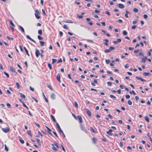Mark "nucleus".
<instances>
[{
  "label": "nucleus",
  "mask_w": 152,
  "mask_h": 152,
  "mask_svg": "<svg viewBox=\"0 0 152 152\" xmlns=\"http://www.w3.org/2000/svg\"><path fill=\"white\" fill-rule=\"evenodd\" d=\"M35 13H34L35 15L36 18L37 19H39L40 18V17L39 15H40V13L39 11L37 10H36L35 11Z\"/></svg>",
  "instance_id": "obj_1"
},
{
  "label": "nucleus",
  "mask_w": 152,
  "mask_h": 152,
  "mask_svg": "<svg viewBox=\"0 0 152 152\" xmlns=\"http://www.w3.org/2000/svg\"><path fill=\"white\" fill-rule=\"evenodd\" d=\"M2 130L5 133L8 132H10V130L8 127L5 128H2Z\"/></svg>",
  "instance_id": "obj_2"
},
{
  "label": "nucleus",
  "mask_w": 152,
  "mask_h": 152,
  "mask_svg": "<svg viewBox=\"0 0 152 152\" xmlns=\"http://www.w3.org/2000/svg\"><path fill=\"white\" fill-rule=\"evenodd\" d=\"M36 50L35 52V55L38 58L39 57V56L40 55V54L39 52V51L36 48Z\"/></svg>",
  "instance_id": "obj_3"
},
{
  "label": "nucleus",
  "mask_w": 152,
  "mask_h": 152,
  "mask_svg": "<svg viewBox=\"0 0 152 152\" xmlns=\"http://www.w3.org/2000/svg\"><path fill=\"white\" fill-rule=\"evenodd\" d=\"M147 60V57L146 56H144L142 59V60L140 61L141 62L145 63L146 61Z\"/></svg>",
  "instance_id": "obj_4"
},
{
  "label": "nucleus",
  "mask_w": 152,
  "mask_h": 152,
  "mask_svg": "<svg viewBox=\"0 0 152 152\" xmlns=\"http://www.w3.org/2000/svg\"><path fill=\"white\" fill-rule=\"evenodd\" d=\"M113 132V130L110 129L108 131H107L106 132L107 134H108L110 135V136H112V133H111V132Z\"/></svg>",
  "instance_id": "obj_5"
},
{
  "label": "nucleus",
  "mask_w": 152,
  "mask_h": 152,
  "mask_svg": "<svg viewBox=\"0 0 152 152\" xmlns=\"http://www.w3.org/2000/svg\"><path fill=\"white\" fill-rule=\"evenodd\" d=\"M86 113L87 115L89 116H91V112L87 109H86Z\"/></svg>",
  "instance_id": "obj_6"
},
{
  "label": "nucleus",
  "mask_w": 152,
  "mask_h": 152,
  "mask_svg": "<svg viewBox=\"0 0 152 152\" xmlns=\"http://www.w3.org/2000/svg\"><path fill=\"white\" fill-rule=\"evenodd\" d=\"M56 126H57L58 129H59V132L60 133H61V132H62L63 131L61 129L58 124V123H56Z\"/></svg>",
  "instance_id": "obj_7"
},
{
  "label": "nucleus",
  "mask_w": 152,
  "mask_h": 152,
  "mask_svg": "<svg viewBox=\"0 0 152 152\" xmlns=\"http://www.w3.org/2000/svg\"><path fill=\"white\" fill-rule=\"evenodd\" d=\"M46 128L48 129L47 132H48V133L50 134V135H52V133H51V132L52 131L48 127L46 126Z\"/></svg>",
  "instance_id": "obj_8"
},
{
  "label": "nucleus",
  "mask_w": 152,
  "mask_h": 152,
  "mask_svg": "<svg viewBox=\"0 0 152 152\" xmlns=\"http://www.w3.org/2000/svg\"><path fill=\"white\" fill-rule=\"evenodd\" d=\"M51 98L53 99H56V96L54 93H53L51 94Z\"/></svg>",
  "instance_id": "obj_9"
},
{
  "label": "nucleus",
  "mask_w": 152,
  "mask_h": 152,
  "mask_svg": "<svg viewBox=\"0 0 152 152\" xmlns=\"http://www.w3.org/2000/svg\"><path fill=\"white\" fill-rule=\"evenodd\" d=\"M77 118L79 120V122L80 123H82V118L81 117L80 115H78L77 116Z\"/></svg>",
  "instance_id": "obj_10"
},
{
  "label": "nucleus",
  "mask_w": 152,
  "mask_h": 152,
  "mask_svg": "<svg viewBox=\"0 0 152 152\" xmlns=\"http://www.w3.org/2000/svg\"><path fill=\"white\" fill-rule=\"evenodd\" d=\"M56 78L57 80L59 82H61V80H60V75L58 74L56 76Z\"/></svg>",
  "instance_id": "obj_11"
},
{
  "label": "nucleus",
  "mask_w": 152,
  "mask_h": 152,
  "mask_svg": "<svg viewBox=\"0 0 152 152\" xmlns=\"http://www.w3.org/2000/svg\"><path fill=\"white\" fill-rule=\"evenodd\" d=\"M118 5L119 7L120 8H123L125 7L124 5L121 4H118Z\"/></svg>",
  "instance_id": "obj_12"
},
{
  "label": "nucleus",
  "mask_w": 152,
  "mask_h": 152,
  "mask_svg": "<svg viewBox=\"0 0 152 152\" xmlns=\"http://www.w3.org/2000/svg\"><path fill=\"white\" fill-rule=\"evenodd\" d=\"M136 78L139 80H141V81L142 82L146 81V80H145L144 79H142L140 77H139L137 76L136 77Z\"/></svg>",
  "instance_id": "obj_13"
},
{
  "label": "nucleus",
  "mask_w": 152,
  "mask_h": 152,
  "mask_svg": "<svg viewBox=\"0 0 152 152\" xmlns=\"http://www.w3.org/2000/svg\"><path fill=\"white\" fill-rule=\"evenodd\" d=\"M18 27L20 28V29L21 30L22 32L23 33H24L25 32L24 28L20 26H18Z\"/></svg>",
  "instance_id": "obj_14"
},
{
  "label": "nucleus",
  "mask_w": 152,
  "mask_h": 152,
  "mask_svg": "<svg viewBox=\"0 0 152 152\" xmlns=\"http://www.w3.org/2000/svg\"><path fill=\"white\" fill-rule=\"evenodd\" d=\"M50 117L53 121L55 122H56V121L54 117V116L52 115H51Z\"/></svg>",
  "instance_id": "obj_15"
},
{
  "label": "nucleus",
  "mask_w": 152,
  "mask_h": 152,
  "mask_svg": "<svg viewBox=\"0 0 152 152\" xmlns=\"http://www.w3.org/2000/svg\"><path fill=\"white\" fill-rule=\"evenodd\" d=\"M42 95H43V96H44V98L45 99V101L47 103H48V99H47V98L44 95V93L43 92L42 93Z\"/></svg>",
  "instance_id": "obj_16"
},
{
  "label": "nucleus",
  "mask_w": 152,
  "mask_h": 152,
  "mask_svg": "<svg viewBox=\"0 0 152 152\" xmlns=\"http://www.w3.org/2000/svg\"><path fill=\"white\" fill-rule=\"evenodd\" d=\"M103 41H105L106 42L104 43V45H105L107 46L108 45V42H109V40L107 39H103Z\"/></svg>",
  "instance_id": "obj_17"
},
{
  "label": "nucleus",
  "mask_w": 152,
  "mask_h": 152,
  "mask_svg": "<svg viewBox=\"0 0 152 152\" xmlns=\"http://www.w3.org/2000/svg\"><path fill=\"white\" fill-rule=\"evenodd\" d=\"M51 145L53 146H54V145H55L57 148H59V146H58V143L56 142H55L54 144H51Z\"/></svg>",
  "instance_id": "obj_18"
},
{
  "label": "nucleus",
  "mask_w": 152,
  "mask_h": 152,
  "mask_svg": "<svg viewBox=\"0 0 152 152\" xmlns=\"http://www.w3.org/2000/svg\"><path fill=\"white\" fill-rule=\"evenodd\" d=\"M10 69L11 71L12 72H15V70L12 67H10Z\"/></svg>",
  "instance_id": "obj_19"
},
{
  "label": "nucleus",
  "mask_w": 152,
  "mask_h": 152,
  "mask_svg": "<svg viewBox=\"0 0 152 152\" xmlns=\"http://www.w3.org/2000/svg\"><path fill=\"white\" fill-rule=\"evenodd\" d=\"M36 140L38 144L39 145H41V142H40V140L38 138H37V139H36Z\"/></svg>",
  "instance_id": "obj_20"
},
{
  "label": "nucleus",
  "mask_w": 152,
  "mask_h": 152,
  "mask_svg": "<svg viewBox=\"0 0 152 152\" xmlns=\"http://www.w3.org/2000/svg\"><path fill=\"white\" fill-rule=\"evenodd\" d=\"M39 42L40 43V46L42 47L44 45L45 42L43 41H40Z\"/></svg>",
  "instance_id": "obj_21"
},
{
  "label": "nucleus",
  "mask_w": 152,
  "mask_h": 152,
  "mask_svg": "<svg viewBox=\"0 0 152 152\" xmlns=\"http://www.w3.org/2000/svg\"><path fill=\"white\" fill-rule=\"evenodd\" d=\"M24 49L25 50L26 54H27V55H28V56H29V54H28V50L26 49V47H24Z\"/></svg>",
  "instance_id": "obj_22"
},
{
  "label": "nucleus",
  "mask_w": 152,
  "mask_h": 152,
  "mask_svg": "<svg viewBox=\"0 0 152 152\" xmlns=\"http://www.w3.org/2000/svg\"><path fill=\"white\" fill-rule=\"evenodd\" d=\"M20 94L21 98L24 99L26 98L25 95L24 94H23L21 93H20Z\"/></svg>",
  "instance_id": "obj_23"
},
{
  "label": "nucleus",
  "mask_w": 152,
  "mask_h": 152,
  "mask_svg": "<svg viewBox=\"0 0 152 152\" xmlns=\"http://www.w3.org/2000/svg\"><path fill=\"white\" fill-rule=\"evenodd\" d=\"M27 133H28V134L31 137H32V135L31 134V131L30 130H28V131H27Z\"/></svg>",
  "instance_id": "obj_24"
},
{
  "label": "nucleus",
  "mask_w": 152,
  "mask_h": 152,
  "mask_svg": "<svg viewBox=\"0 0 152 152\" xmlns=\"http://www.w3.org/2000/svg\"><path fill=\"white\" fill-rule=\"evenodd\" d=\"M150 74L149 72H144L143 74V75L145 76H148L150 75Z\"/></svg>",
  "instance_id": "obj_25"
},
{
  "label": "nucleus",
  "mask_w": 152,
  "mask_h": 152,
  "mask_svg": "<svg viewBox=\"0 0 152 152\" xmlns=\"http://www.w3.org/2000/svg\"><path fill=\"white\" fill-rule=\"evenodd\" d=\"M115 49V48L113 47H110L109 49L110 51H112Z\"/></svg>",
  "instance_id": "obj_26"
},
{
  "label": "nucleus",
  "mask_w": 152,
  "mask_h": 152,
  "mask_svg": "<svg viewBox=\"0 0 152 152\" xmlns=\"http://www.w3.org/2000/svg\"><path fill=\"white\" fill-rule=\"evenodd\" d=\"M144 118L145 120L147 121V122H149V119L147 116H145Z\"/></svg>",
  "instance_id": "obj_27"
},
{
  "label": "nucleus",
  "mask_w": 152,
  "mask_h": 152,
  "mask_svg": "<svg viewBox=\"0 0 152 152\" xmlns=\"http://www.w3.org/2000/svg\"><path fill=\"white\" fill-rule=\"evenodd\" d=\"M91 131L93 133H96V131L93 129V128L92 127H90V128Z\"/></svg>",
  "instance_id": "obj_28"
},
{
  "label": "nucleus",
  "mask_w": 152,
  "mask_h": 152,
  "mask_svg": "<svg viewBox=\"0 0 152 152\" xmlns=\"http://www.w3.org/2000/svg\"><path fill=\"white\" fill-rule=\"evenodd\" d=\"M133 11L135 12H137L138 11V10L136 8H134L133 9Z\"/></svg>",
  "instance_id": "obj_29"
},
{
  "label": "nucleus",
  "mask_w": 152,
  "mask_h": 152,
  "mask_svg": "<svg viewBox=\"0 0 152 152\" xmlns=\"http://www.w3.org/2000/svg\"><path fill=\"white\" fill-rule=\"evenodd\" d=\"M65 22L66 23H72V22L70 20H67L66 21H65Z\"/></svg>",
  "instance_id": "obj_30"
},
{
  "label": "nucleus",
  "mask_w": 152,
  "mask_h": 152,
  "mask_svg": "<svg viewBox=\"0 0 152 152\" xmlns=\"http://www.w3.org/2000/svg\"><path fill=\"white\" fill-rule=\"evenodd\" d=\"M107 84H108V85L109 86H111L112 85V83L110 82H108L107 83Z\"/></svg>",
  "instance_id": "obj_31"
},
{
  "label": "nucleus",
  "mask_w": 152,
  "mask_h": 152,
  "mask_svg": "<svg viewBox=\"0 0 152 152\" xmlns=\"http://www.w3.org/2000/svg\"><path fill=\"white\" fill-rule=\"evenodd\" d=\"M38 137H39L40 136H41V137H42V135L41 133L40 132L38 131Z\"/></svg>",
  "instance_id": "obj_32"
},
{
  "label": "nucleus",
  "mask_w": 152,
  "mask_h": 152,
  "mask_svg": "<svg viewBox=\"0 0 152 152\" xmlns=\"http://www.w3.org/2000/svg\"><path fill=\"white\" fill-rule=\"evenodd\" d=\"M37 38L39 40H42L43 39V38L40 35H38L37 36Z\"/></svg>",
  "instance_id": "obj_33"
},
{
  "label": "nucleus",
  "mask_w": 152,
  "mask_h": 152,
  "mask_svg": "<svg viewBox=\"0 0 152 152\" xmlns=\"http://www.w3.org/2000/svg\"><path fill=\"white\" fill-rule=\"evenodd\" d=\"M110 97L111 98H112L113 99H115L116 98V97L115 96H114V95H110Z\"/></svg>",
  "instance_id": "obj_34"
},
{
  "label": "nucleus",
  "mask_w": 152,
  "mask_h": 152,
  "mask_svg": "<svg viewBox=\"0 0 152 152\" xmlns=\"http://www.w3.org/2000/svg\"><path fill=\"white\" fill-rule=\"evenodd\" d=\"M104 52L106 53H108L110 52V51L109 49H106L105 50H104Z\"/></svg>",
  "instance_id": "obj_35"
},
{
  "label": "nucleus",
  "mask_w": 152,
  "mask_h": 152,
  "mask_svg": "<svg viewBox=\"0 0 152 152\" xmlns=\"http://www.w3.org/2000/svg\"><path fill=\"white\" fill-rule=\"evenodd\" d=\"M127 33L126 31H124L123 32V35H126L127 34Z\"/></svg>",
  "instance_id": "obj_36"
},
{
  "label": "nucleus",
  "mask_w": 152,
  "mask_h": 152,
  "mask_svg": "<svg viewBox=\"0 0 152 152\" xmlns=\"http://www.w3.org/2000/svg\"><path fill=\"white\" fill-rule=\"evenodd\" d=\"M22 103L23 104V106L25 107H26L27 109H28L29 108L28 107H27L26 104L23 102H22Z\"/></svg>",
  "instance_id": "obj_37"
},
{
  "label": "nucleus",
  "mask_w": 152,
  "mask_h": 152,
  "mask_svg": "<svg viewBox=\"0 0 152 152\" xmlns=\"http://www.w3.org/2000/svg\"><path fill=\"white\" fill-rule=\"evenodd\" d=\"M52 149L55 151H57V149H56V148L54 146H53V147H52Z\"/></svg>",
  "instance_id": "obj_38"
},
{
  "label": "nucleus",
  "mask_w": 152,
  "mask_h": 152,
  "mask_svg": "<svg viewBox=\"0 0 152 152\" xmlns=\"http://www.w3.org/2000/svg\"><path fill=\"white\" fill-rule=\"evenodd\" d=\"M4 74L7 77V78H9V74L5 71H4Z\"/></svg>",
  "instance_id": "obj_39"
},
{
  "label": "nucleus",
  "mask_w": 152,
  "mask_h": 152,
  "mask_svg": "<svg viewBox=\"0 0 152 152\" xmlns=\"http://www.w3.org/2000/svg\"><path fill=\"white\" fill-rule=\"evenodd\" d=\"M130 94H133L134 95H136V93L134 92V91L132 90V91H130Z\"/></svg>",
  "instance_id": "obj_40"
},
{
  "label": "nucleus",
  "mask_w": 152,
  "mask_h": 152,
  "mask_svg": "<svg viewBox=\"0 0 152 152\" xmlns=\"http://www.w3.org/2000/svg\"><path fill=\"white\" fill-rule=\"evenodd\" d=\"M10 23L13 26V27H15V26L14 25V24H13V22H12V21H11V20H10Z\"/></svg>",
  "instance_id": "obj_41"
},
{
  "label": "nucleus",
  "mask_w": 152,
  "mask_h": 152,
  "mask_svg": "<svg viewBox=\"0 0 152 152\" xmlns=\"http://www.w3.org/2000/svg\"><path fill=\"white\" fill-rule=\"evenodd\" d=\"M7 38L8 39L10 40L11 39L12 40H13V37H10L9 36H7Z\"/></svg>",
  "instance_id": "obj_42"
},
{
  "label": "nucleus",
  "mask_w": 152,
  "mask_h": 152,
  "mask_svg": "<svg viewBox=\"0 0 152 152\" xmlns=\"http://www.w3.org/2000/svg\"><path fill=\"white\" fill-rule=\"evenodd\" d=\"M128 103L129 105H131L132 104V101L130 100H128Z\"/></svg>",
  "instance_id": "obj_43"
},
{
  "label": "nucleus",
  "mask_w": 152,
  "mask_h": 152,
  "mask_svg": "<svg viewBox=\"0 0 152 152\" xmlns=\"http://www.w3.org/2000/svg\"><path fill=\"white\" fill-rule=\"evenodd\" d=\"M57 61V60L55 59H52V63L53 64H54V63L56 62Z\"/></svg>",
  "instance_id": "obj_44"
},
{
  "label": "nucleus",
  "mask_w": 152,
  "mask_h": 152,
  "mask_svg": "<svg viewBox=\"0 0 152 152\" xmlns=\"http://www.w3.org/2000/svg\"><path fill=\"white\" fill-rule=\"evenodd\" d=\"M48 66L49 67V68L50 70L52 69L51 66L50 64L49 63L48 64Z\"/></svg>",
  "instance_id": "obj_45"
},
{
  "label": "nucleus",
  "mask_w": 152,
  "mask_h": 152,
  "mask_svg": "<svg viewBox=\"0 0 152 152\" xmlns=\"http://www.w3.org/2000/svg\"><path fill=\"white\" fill-rule=\"evenodd\" d=\"M74 105L76 107H78V104L76 102H75L74 103Z\"/></svg>",
  "instance_id": "obj_46"
},
{
  "label": "nucleus",
  "mask_w": 152,
  "mask_h": 152,
  "mask_svg": "<svg viewBox=\"0 0 152 152\" xmlns=\"http://www.w3.org/2000/svg\"><path fill=\"white\" fill-rule=\"evenodd\" d=\"M63 28L66 29H68V26L66 25H64L63 26Z\"/></svg>",
  "instance_id": "obj_47"
},
{
  "label": "nucleus",
  "mask_w": 152,
  "mask_h": 152,
  "mask_svg": "<svg viewBox=\"0 0 152 152\" xmlns=\"http://www.w3.org/2000/svg\"><path fill=\"white\" fill-rule=\"evenodd\" d=\"M16 85L17 87L18 88H20V85L17 82L16 83Z\"/></svg>",
  "instance_id": "obj_48"
},
{
  "label": "nucleus",
  "mask_w": 152,
  "mask_h": 152,
  "mask_svg": "<svg viewBox=\"0 0 152 152\" xmlns=\"http://www.w3.org/2000/svg\"><path fill=\"white\" fill-rule=\"evenodd\" d=\"M38 33L39 34H42V30H39L38 31Z\"/></svg>",
  "instance_id": "obj_49"
},
{
  "label": "nucleus",
  "mask_w": 152,
  "mask_h": 152,
  "mask_svg": "<svg viewBox=\"0 0 152 152\" xmlns=\"http://www.w3.org/2000/svg\"><path fill=\"white\" fill-rule=\"evenodd\" d=\"M143 17H144V18H145V19H147L148 18V15H147L144 14L143 15Z\"/></svg>",
  "instance_id": "obj_50"
},
{
  "label": "nucleus",
  "mask_w": 152,
  "mask_h": 152,
  "mask_svg": "<svg viewBox=\"0 0 152 152\" xmlns=\"http://www.w3.org/2000/svg\"><path fill=\"white\" fill-rule=\"evenodd\" d=\"M126 98L127 99H129L130 98V96L129 95H126Z\"/></svg>",
  "instance_id": "obj_51"
},
{
  "label": "nucleus",
  "mask_w": 152,
  "mask_h": 152,
  "mask_svg": "<svg viewBox=\"0 0 152 152\" xmlns=\"http://www.w3.org/2000/svg\"><path fill=\"white\" fill-rule=\"evenodd\" d=\"M26 37L27 39H29V40H31V38L30 37V36L28 35H27L26 36Z\"/></svg>",
  "instance_id": "obj_52"
},
{
  "label": "nucleus",
  "mask_w": 152,
  "mask_h": 152,
  "mask_svg": "<svg viewBox=\"0 0 152 152\" xmlns=\"http://www.w3.org/2000/svg\"><path fill=\"white\" fill-rule=\"evenodd\" d=\"M105 13L106 14H107L109 16L110 15V13L108 11H105Z\"/></svg>",
  "instance_id": "obj_53"
},
{
  "label": "nucleus",
  "mask_w": 152,
  "mask_h": 152,
  "mask_svg": "<svg viewBox=\"0 0 152 152\" xmlns=\"http://www.w3.org/2000/svg\"><path fill=\"white\" fill-rule=\"evenodd\" d=\"M20 141L22 144H23L24 143V141L23 140L20 139Z\"/></svg>",
  "instance_id": "obj_54"
},
{
  "label": "nucleus",
  "mask_w": 152,
  "mask_h": 152,
  "mask_svg": "<svg viewBox=\"0 0 152 152\" xmlns=\"http://www.w3.org/2000/svg\"><path fill=\"white\" fill-rule=\"evenodd\" d=\"M75 3L77 5H79L80 4V2H78L76 1H75Z\"/></svg>",
  "instance_id": "obj_55"
},
{
  "label": "nucleus",
  "mask_w": 152,
  "mask_h": 152,
  "mask_svg": "<svg viewBox=\"0 0 152 152\" xmlns=\"http://www.w3.org/2000/svg\"><path fill=\"white\" fill-rule=\"evenodd\" d=\"M77 17L79 19H82L83 18V16L81 15H77Z\"/></svg>",
  "instance_id": "obj_56"
},
{
  "label": "nucleus",
  "mask_w": 152,
  "mask_h": 152,
  "mask_svg": "<svg viewBox=\"0 0 152 152\" xmlns=\"http://www.w3.org/2000/svg\"><path fill=\"white\" fill-rule=\"evenodd\" d=\"M105 61L106 63L107 64H108L110 62V61L109 60H106Z\"/></svg>",
  "instance_id": "obj_57"
},
{
  "label": "nucleus",
  "mask_w": 152,
  "mask_h": 152,
  "mask_svg": "<svg viewBox=\"0 0 152 152\" xmlns=\"http://www.w3.org/2000/svg\"><path fill=\"white\" fill-rule=\"evenodd\" d=\"M121 41V39H118L117 40V43L120 42Z\"/></svg>",
  "instance_id": "obj_58"
},
{
  "label": "nucleus",
  "mask_w": 152,
  "mask_h": 152,
  "mask_svg": "<svg viewBox=\"0 0 152 152\" xmlns=\"http://www.w3.org/2000/svg\"><path fill=\"white\" fill-rule=\"evenodd\" d=\"M95 12L96 13H100V11L99 10H95Z\"/></svg>",
  "instance_id": "obj_59"
},
{
  "label": "nucleus",
  "mask_w": 152,
  "mask_h": 152,
  "mask_svg": "<svg viewBox=\"0 0 152 152\" xmlns=\"http://www.w3.org/2000/svg\"><path fill=\"white\" fill-rule=\"evenodd\" d=\"M48 87L51 90H53L51 86L49 85H48Z\"/></svg>",
  "instance_id": "obj_60"
},
{
  "label": "nucleus",
  "mask_w": 152,
  "mask_h": 152,
  "mask_svg": "<svg viewBox=\"0 0 152 152\" xmlns=\"http://www.w3.org/2000/svg\"><path fill=\"white\" fill-rule=\"evenodd\" d=\"M5 150L7 151H8V148L7 147L6 145H5Z\"/></svg>",
  "instance_id": "obj_61"
},
{
  "label": "nucleus",
  "mask_w": 152,
  "mask_h": 152,
  "mask_svg": "<svg viewBox=\"0 0 152 152\" xmlns=\"http://www.w3.org/2000/svg\"><path fill=\"white\" fill-rule=\"evenodd\" d=\"M29 88L32 91H34V89L33 88L31 87V86H30Z\"/></svg>",
  "instance_id": "obj_62"
},
{
  "label": "nucleus",
  "mask_w": 152,
  "mask_h": 152,
  "mask_svg": "<svg viewBox=\"0 0 152 152\" xmlns=\"http://www.w3.org/2000/svg\"><path fill=\"white\" fill-rule=\"evenodd\" d=\"M6 91L7 94H9L10 95L11 94V92H10V91L9 90H7Z\"/></svg>",
  "instance_id": "obj_63"
},
{
  "label": "nucleus",
  "mask_w": 152,
  "mask_h": 152,
  "mask_svg": "<svg viewBox=\"0 0 152 152\" xmlns=\"http://www.w3.org/2000/svg\"><path fill=\"white\" fill-rule=\"evenodd\" d=\"M136 26H135V25H134V26H133L131 28L133 29H135L136 28Z\"/></svg>",
  "instance_id": "obj_64"
}]
</instances>
